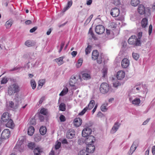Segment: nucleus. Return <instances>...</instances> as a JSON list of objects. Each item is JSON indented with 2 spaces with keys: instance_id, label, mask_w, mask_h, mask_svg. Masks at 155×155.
<instances>
[{
  "instance_id": "8",
  "label": "nucleus",
  "mask_w": 155,
  "mask_h": 155,
  "mask_svg": "<svg viewBox=\"0 0 155 155\" xmlns=\"http://www.w3.org/2000/svg\"><path fill=\"white\" fill-rule=\"evenodd\" d=\"M95 31L97 34L99 35L101 34L104 32L105 28L102 25H98L96 26Z\"/></svg>"
},
{
  "instance_id": "40",
  "label": "nucleus",
  "mask_w": 155,
  "mask_h": 155,
  "mask_svg": "<svg viewBox=\"0 0 155 155\" xmlns=\"http://www.w3.org/2000/svg\"><path fill=\"white\" fill-rule=\"evenodd\" d=\"M102 72L103 74V77H104L107 74V68L104 67L102 70Z\"/></svg>"
},
{
  "instance_id": "38",
  "label": "nucleus",
  "mask_w": 155,
  "mask_h": 155,
  "mask_svg": "<svg viewBox=\"0 0 155 155\" xmlns=\"http://www.w3.org/2000/svg\"><path fill=\"white\" fill-rule=\"evenodd\" d=\"M132 57L135 60H137L139 58L140 55L138 53L133 52L132 53Z\"/></svg>"
},
{
  "instance_id": "36",
  "label": "nucleus",
  "mask_w": 155,
  "mask_h": 155,
  "mask_svg": "<svg viewBox=\"0 0 155 155\" xmlns=\"http://www.w3.org/2000/svg\"><path fill=\"white\" fill-rule=\"evenodd\" d=\"M68 91V89L67 88H64L60 94L59 95L61 96L64 95L67 93Z\"/></svg>"
},
{
  "instance_id": "10",
  "label": "nucleus",
  "mask_w": 155,
  "mask_h": 155,
  "mask_svg": "<svg viewBox=\"0 0 155 155\" xmlns=\"http://www.w3.org/2000/svg\"><path fill=\"white\" fill-rule=\"evenodd\" d=\"M120 10L117 8H114L112 9L110 11V14L113 17L118 16L120 14Z\"/></svg>"
},
{
  "instance_id": "37",
  "label": "nucleus",
  "mask_w": 155,
  "mask_h": 155,
  "mask_svg": "<svg viewBox=\"0 0 155 155\" xmlns=\"http://www.w3.org/2000/svg\"><path fill=\"white\" fill-rule=\"evenodd\" d=\"M66 105L64 103H61L59 106V109L62 111H64L66 109Z\"/></svg>"
},
{
  "instance_id": "51",
  "label": "nucleus",
  "mask_w": 155,
  "mask_h": 155,
  "mask_svg": "<svg viewBox=\"0 0 155 155\" xmlns=\"http://www.w3.org/2000/svg\"><path fill=\"white\" fill-rule=\"evenodd\" d=\"M89 34H90L92 36V37L93 38L94 37V34L93 33L92 28H90L89 30Z\"/></svg>"
},
{
  "instance_id": "25",
  "label": "nucleus",
  "mask_w": 155,
  "mask_h": 155,
  "mask_svg": "<svg viewBox=\"0 0 155 155\" xmlns=\"http://www.w3.org/2000/svg\"><path fill=\"white\" fill-rule=\"evenodd\" d=\"M82 77L84 80H89L91 79V77L90 74L89 73H84L82 74Z\"/></svg>"
},
{
  "instance_id": "49",
  "label": "nucleus",
  "mask_w": 155,
  "mask_h": 155,
  "mask_svg": "<svg viewBox=\"0 0 155 155\" xmlns=\"http://www.w3.org/2000/svg\"><path fill=\"white\" fill-rule=\"evenodd\" d=\"M61 145V143L59 142H58L55 145V149L56 150L58 149L60 147Z\"/></svg>"
},
{
  "instance_id": "24",
  "label": "nucleus",
  "mask_w": 155,
  "mask_h": 155,
  "mask_svg": "<svg viewBox=\"0 0 155 155\" xmlns=\"http://www.w3.org/2000/svg\"><path fill=\"white\" fill-rule=\"evenodd\" d=\"M35 131V128L33 126L29 127L28 130V135L32 136L34 134Z\"/></svg>"
},
{
  "instance_id": "56",
  "label": "nucleus",
  "mask_w": 155,
  "mask_h": 155,
  "mask_svg": "<svg viewBox=\"0 0 155 155\" xmlns=\"http://www.w3.org/2000/svg\"><path fill=\"white\" fill-rule=\"evenodd\" d=\"M39 119L41 121H42L44 120V117L41 115H39Z\"/></svg>"
},
{
  "instance_id": "17",
  "label": "nucleus",
  "mask_w": 155,
  "mask_h": 155,
  "mask_svg": "<svg viewBox=\"0 0 155 155\" xmlns=\"http://www.w3.org/2000/svg\"><path fill=\"white\" fill-rule=\"evenodd\" d=\"M125 76L124 72L122 71H120L117 73V78L118 80H121Z\"/></svg>"
},
{
  "instance_id": "33",
  "label": "nucleus",
  "mask_w": 155,
  "mask_h": 155,
  "mask_svg": "<svg viewBox=\"0 0 155 155\" xmlns=\"http://www.w3.org/2000/svg\"><path fill=\"white\" fill-rule=\"evenodd\" d=\"M139 0H131V4L134 6H137L139 3Z\"/></svg>"
},
{
  "instance_id": "18",
  "label": "nucleus",
  "mask_w": 155,
  "mask_h": 155,
  "mask_svg": "<svg viewBox=\"0 0 155 155\" xmlns=\"http://www.w3.org/2000/svg\"><path fill=\"white\" fill-rule=\"evenodd\" d=\"M137 147V146L136 145V142H134L130 147V150L128 152L129 154L130 155H131Z\"/></svg>"
},
{
  "instance_id": "42",
  "label": "nucleus",
  "mask_w": 155,
  "mask_h": 155,
  "mask_svg": "<svg viewBox=\"0 0 155 155\" xmlns=\"http://www.w3.org/2000/svg\"><path fill=\"white\" fill-rule=\"evenodd\" d=\"M40 113L42 114L46 115L47 113V110L44 108H41L40 110Z\"/></svg>"
},
{
  "instance_id": "26",
  "label": "nucleus",
  "mask_w": 155,
  "mask_h": 155,
  "mask_svg": "<svg viewBox=\"0 0 155 155\" xmlns=\"http://www.w3.org/2000/svg\"><path fill=\"white\" fill-rule=\"evenodd\" d=\"M39 131L41 135H44L46 134L47 132L46 128L45 127L42 126L40 127Z\"/></svg>"
},
{
  "instance_id": "5",
  "label": "nucleus",
  "mask_w": 155,
  "mask_h": 155,
  "mask_svg": "<svg viewBox=\"0 0 155 155\" xmlns=\"http://www.w3.org/2000/svg\"><path fill=\"white\" fill-rule=\"evenodd\" d=\"M129 101L131 102L132 104L136 105H138L140 103V98L137 97L135 98L134 96H132V94L129 95Z\"/></svg>"
},
{
  "instance_id": "27",
  "label": "nucleus",
  "mask_w": 155,
  "mask_h": 155,
  "mask_svg": "<svg viewBox=\"0 0 155 155\" xmlns=\"http://www.w3.org/2000/svg\"><path fill=\"white\" fill-rule=\"evenodd\" d=\"M58 64L60 65L63 63V57H61L54 59Z\"/></svg>"
},
{
  "instance_id": "11",
  "label": "nucleus",
  "mask_w": 155,
  "mask_h": 155,
  "mask_svg": "<svg viewBox=\"0 0 155 155\" xmlns=\"http://www.w3.org/2000/svg\"><path fill=\"white\" fill-rule=\"evenodd\" d=\"M75 132L74 130L70 129L66 133V136L67 138L71 139L75 136Z\"/></svg>"
},
{
  "instance_id": "9",
  "label": "nucleus",
  "mask_w": 155,
  "mask_h": 155,
  "mask_svg": "<svg viewBox=\"0 0 155 155\" xmlns=\"http://www.w3.org/2000/svg\"><path fill=\"white\" fill-rule=\"evenodd\" d=\"M92 132L91 129L89 127L85 128L82 131V136L84 137H86L91 134Z\"/></svg>"
},
{
  "instance_id": "57",
  "label": "nucleus",
  "mask_w": 155,
  "mask_h": 155,
  "mask_svg": "<svg viewBox=\"0 0 155 155\" xmlns=\"http://www.w3.org/2000/svg\"><path fill=\"white\" fill-rule=\"evenodd\" d=\"M152 26L151 25H150L149 29V35H150L152 31Z\"/></svg>"
},
{
  "instance_id": "16",
  "label": "nucleus",
  "mask_w": 155,
  "mask_h": 155,
  "mask_svg": "<svg viewBox=\"0 0 155 155\" xmlns=\"http://www.w3.org/2000/svg\"><path fill=\"white\" fill-rule=\"evenodd\" d=\"M87 137H88L86 140L87 144H89L90 143L93 144L95 140L94 137L92 135Z\"/></svg>"
},
{
  "instance_id": "31",
  "label": "nucleus",
  "mask_w": 155,
  "mask_h": 155,
  "mask_svg": "<svg viewBox=\"0 0 155 155\" xmlns=\"http://www.w3.org/2000/svg\"><path fill=\"white\" fill-rule=\"evenodd\" d=\"M34 140L36 142L39 141L41 139V136L40 134H36L34 136Z\"/></svg>"
},
{
  "instance_id": "48",
  "label": "nucleus",
  "mask_w": 155,
  "mask_h": 155,
  "mask_svg": "<svg viewBox=\"0 0 155 155\" xmlns=\"http://www.w3.org/2000/svg\"><path fill=\"white\" fill-rule=\"evenodd\" d=\"M117 26V25L114 22H112L110 23V27L112 28H115Z\"/></svg>"
},
{
  "instance_id": "15",
  "label": "nucleus",
  "mask_w": 155,
  "mask_h": 155,
  "mask_svg": "<svg viewBox=\"0 0 155 155\" xmlns=\"http://www.w3.org/2000/svg\"><path fill=\"white\" fill-rule=\"evenodd\" d=\"M129 60L126 58H124L122 61L121 66L123 68H126L129 66Z\"/></svg>"
},
{
  "instance_id": "44",
  "label": "nucleus",
  "mask_w": 155,
  "mask_h": 155,
  "mask_svg": "<svg viewBox=\"0 0 155 155\" xmlns=\"http://www.w3.org/2000/svg\"><path fill=\"white\" fill-rule=\"evenodd\" d=\"M83 62V60L82 59H79L78 61V63L76 64L77 68H79L82 65Z\"/></svg>"
},
{
  "instance_id": "32",
  "label": "nucleus",
  "mask_w": 155,
  "mask_h": 155,
  "mask_svg": "<svg viewBox=\"0 0 155 155\" xmlns=\"http://www.w3.org/2000/svg\"><path fill=\"white\" fill-rule=\"evenodd\" d=\"M12 24V20H9L7 21L5 24V26L7 28H9Z\"/></svg>"
},
{
  "instance_id": "28",
  "label": "nucleus",
  "mask_w": 155,
  "mask_h": 155,
  "mask_svg": "<svg viewBox=\"0 0 155 155\" xmlns=\"http://www.w3.org/2000/svg\"><path fill=\"white\" fill-rule=\"evenodd\" d=\"M104 56L103 54H99L97 59V62L99 64H101L102 61V59L104 58Z\"/></svg>"
},
{
  "instance_id": "53",
  "label": "nucleus",
  "mask_w": 155,
  "mask_h": 155,
  "mask_svg": "<svg viewBox=\"0 0 155 155\" xmlns=\"http://www.w3.org/2000/svg\"><path fill=\"white\" fill-rule=\"evenodd\" d=\"M142 33L141 32H139L137 34V37L138 38H137V39H138V40H140V39H141L142 36Z\"/></svg>"
},
{
  "instance_id": "34",
  "label": "nucleus",
  "mask_w": 155,
  "mask_h": 155,
  "mask_svg": "<svg viewBox=\"0 0 155 155\" xmlns=\"http://www.w3.org/2000/svg\"><path fill=\"white\" fill-rule=\"evenodd\" d=\"M72 1H70L68 2L66 6L63 9L64 12L66 11L69 8H70V7L72 5Z\"/></svg>"
},
{
  "instance_id": "55",
  "label": "nucleus",
  "mask_w": 155,
  "mask_h": 155,
  "mask_svg": "<svg viewBox=\"0 0 155 155\" xmlns=\"http://www.w3.org/2000/svg\"><path fill=\"white\" fill-rule=\"evenodd\" d=\"M113 3L114 5H117L119 4L120 1L119 0H113Z\"/></svg>"
},
{
  "instance_id": "47",
  "label": "nucleus",
  "mask_w": 155,
  "mask_h": 155,
  "mask_svg": "<svg viewBox=\"0 0 155 155\" xmlns=\"http://www.w3.org/2000/svg\"><path fill=\"white\" fill-rule=\"evenodd\" d=\"M25 45L28 47H31L32 45L31 42L29 40L26 41L25 43Z\"/></svg>"
},
{
  "instance_id": "41",
  "label": "nucleus",
  "mask_w": 155,
  "mask_h": 155,
  "mask_svg": "<svg viewBox=\"0 0 155 155\" xmlns=\"http://www.w3.org/2000/svg\"><path fill=\"white\" fill-rule=\"evenodd\" d=\"M31 84L32 87V89H34L36 87V84L35 82L33 79H32L31 81Z\"/></svg>"
},
{
  "instance_id": "61",
  "label": "nucleus",
  "mask_w": 155,
  "mask_h": 155,
  "mask_svg": "<svg viewBox=\"0 0 155 155\" xmlns=\"http://www.w3.org/2000/svg\"><path fill=\"white\" fill-rule=\"evenodd\" d=\"M77 53V52L76 51H73L72 52L71 54L73 57H74L76 55Z\"/></svg>"
},
{
  "instance_id": "22",
  "label": "nucleus",
  "mask_w": 155,
  "mask_h": 155,
  "mask_svg": "<svg viewBox=\"0 0 155 155\" xmlns=\"http://www.w3.org/2000/svg\"><path fill=\"white\" fill-rule=\"evenodd\" d=\"M6 126L7 127L12 128L14 127L15 125L12 120L10 119L6 124Z\"/></svg>"
},
{
  "instance_id": "19",
  "label": "nucleus",
  "mask_w": 155,
  "mask_h": 155,
  "mask_svg": "<svg viewBox=\"0 0 155 155\" xmlns=\"http://www.w3.org/2000/svg\"><path fill=\"white\" fill-rule=\"evenodd\" d=\"M82 121L81 119L80 118H75L74 120L75 126L77 127H79L81 125Z\"/></svg>"
},
{
  "instance_id": "59",
  "label": "nucleus",
  "mask_w": 155,
  "mask_h": 155,
  "mask_svg": "<svg viewBox=\"0 0 155 155\" xmlns=\"http://www.w3.org/2000/svg\"><path fill=\"white\" fill-rule=\"evenodd\" d=\"M152 152L153 155L155 154V146H153L152 149Z\"/></svg>"
},
{
  "instance_id": "3",
  "label": "nucleus",
  "mask_w": 155,
  "mask_h": 155,
  "mask_svg": "<svg viewBox=\"0 0 155 155\" xmlns=\"http://www.w3.org/2000/svg\"><path fill=\"white\" fill-rule=\"evenodd\" d=\"M109 89V85L106 83H102L100 88V92L102 94L107 93L108 92Z\"/></svg>"
},
{
  "instance_id": "62",
  "label": "nucleus",
  "mask_w": 155,
  "mask_h": 155,
  "mask_svg": "<svg viewBox=\"0 0 155 155\" xmlns=\"http://www.w3.org/2000/svg\"><path fill=\"white\" fill-rule=\"evenodd\" d=\"M31 23V21L30 20H28L25 22V23L26 25H29Z\"/></svg>"
},
{
  "instance_id": "1",
  "label": "nucleus",
  "mask_w": 155,
  "mask_h": 155,
  "mask_svg": "<svg viewBox=\"0 0 155 155\" xmlns=\"http://www.w3.org/2000/svg\"><path fill=\"white\" fill-rule=\"evenodd\" d=\"M20 90V88L18 84L14 83L9 86L8 89V93L9 95L12 96L15 93H19Z\"/></svg>"
},
{
  "instance_id": "30",
  "label": "nucleus",
  "mask_w": 155,
  "mask_h": 155,
  "mask_svg": "<svg viewBox=\"0 0 155 155\" xmlns=\"http://www.w3.org/2000/svg\"><path fill=\"white\" fill-rule=\"evenodd\" d=\"M108 106V104L107 103H105L103 104L101 107V110L102 111L105 112L106 111L107 108V107Z\"/></svg>"
},
{
  "instance_id": "39",
  "label": "nucleus",
  "mask_w": 155,
  "mask_h": 155,
  "mask_svg": "<svg viewBox=\"0 0 155 155\" xmlns=\"http://www.w3.org/2000/svg\"><path fill=\"white\" fill-rule=\"evenodd\" d=\"M45 83V80L44 79H42L38 81V88L40 86V88H41L43 86Z\"/></svg>"
},
{
  "instance_id": "14",
  "label": "nucleus",
  "mask_w": 155,
  "mask_h": 155,
  "mask_svg": "<svg viewBox=\"0 0 155 155\" xmlns=\"http://www.w3.org/2000/svg\"><path fill=\"white\" fill-rule=\"evenodd\" d=\"M120 125V124L119 123H115L110 130V133L113 134L115 133L118 130Z\"/></svg>"
},
{
  "instance_id": "58",
  "label": "nucleus",
  "mask_w": 155,
  "mask_h": 155,
  "mask_svg": "<svg viewBox=\"0 0 155 155\" xmlns=\"http://www.w3.org/2000/svg\"><path fill=\"white\" fill-rule=\"evenodd\" d=\"M44 100V97H41V98L39 101V102L38 103H39V104H38V105H39V104H41L43 102V101Z\"/></svg>"
},
{
  "instance_id": "7",
  "label": "nucleus",
  "mask_w": 155,
  "mask_h": 155,
  "mask_svg": "<svg viewBox=\"0 0 155 155\" xmlns=\"http://www.w3.org/2000/svg\"><path fill=\"white\" fill-rule=\"evenodd\" d=\"M138 11L140 15L144 14L145 12H146L147 10H148V12L150 14V10L149 8H146L145 10V8L143 5H140L138 7Z\"/></svg>"
},
{
  "instance_id": "20",
  "label": "nucleus",
  "mask_w": 155,
  "mask_h": 155,
  "mask_svg": "<svg viewBox=\"0 0 155 155\" xmlns=\"http://www.w3.org/2000/svg\"><path fill=\"white\" fill-rule=\"evenodd\" d=\"M77 79L75 76L71 78L70 80V85L72 87H74L76 86V82H77Z\"/></svg>"
},
{
  "instance_id": "63",
  "label": "nucleus",
  "mask_w": 155,
  "mask_h": 155,
  "mask_svg": "<svg viewBox=\"0 0 155 155\" xmlns=\"http://www.w3.org/2000/svg\"><path fill=\"white\" fill-rule=\"evenodd\" d=\"M150 120V118L147 119L146 120L144 121L143 123V125H145Z\"/></svg>"
},
{
  "instance_id": "23",
  "label": "nucleus",
  "mask_w": 155,
  "mask_h": 155,
  "mask_svg": "<svg viewBox=\"0 0 155 155\" xmlns=\"http://www.w3.org/2000/svg\"><path fill=\"white\" fill-rule=\"evenodd\" d=\"M42 150L40 147H38L34 149V152L35 155H41V153Z\"/></svg>"
},
{
  "instance_id": "35",
  "label": "nucleus",
  "mask_w": 155,
  "mask_h": 155,
  "mask_svg": "<svg viewBox=\"0 0 155 155\" xmlns=\"http://www.w3.org/2000/svg\"><path fill=\"white\" fill-rule=\"evenodd\" d=\"M92 46L90 45H88L87 47L85 49V54L86 55H87L89 54L91 50Z\"/></svg>"
},
{
  "instance_id": "4",
  "label": "nucleus",
  "mask_w": 155,
  "mask_h": 155,
  "mask_svg": "<svg viewBox=\"0 0 155 155\" xmlns=\"http://www.w3.org/2000/svg\"><path fill=\"white\" fill-rule=\"evenodd\" d=\"M94 101L91 100L90 102L88 107H86L79 114V115H83L87 110H90L94 106Z\"/></svg>"
},
{
  "instance_id": "13",
  "label": "nucleus",
  "mask_w": 155,
  "mask_h": 155,
  "mask_svg": "<svg viewBox=\"0 0 155 155\" xmlns=\"http://www.w3.org/2000/svg\"><path fill=\"white\" fill-rule=\"evenodd\" d=\"M87 147L86 148V150L88 153H93L95 149V147L93 145V144L90 143L89 144H87Z\"/></svg>"
},
{
  "instance_id": "2",
  "label": "nucleus",
  "mask_w": 155,
  "mask_h": 155,
  "mask_svg": "<svg viewBox=\"0 0 155 155\" xmlns=\"http://www.w3.org/2000/svg\"><path fill=\"white\" fill-rule=\"evenodd\" d=\"M128 43L130 45L135 46H140L141 45L140 41L138 40L135 36H132L128 40Z\"/></svg>"
},
{
  "instance_id": "60",
  "label": "nucleus",
  "mask_w": 155,
  "mask_h": 155,
  "mask_svg": "<svg viewBox=\"0 0 155 155\" xmlns=\"http://www.w3.org/2000/svg\"><path fill=\"white\" fill-rule=\"evenodd\" d=\"M20 146H21V145H19V144H17L16 145L15 147L16 149H18V150H19L20 152H21L22 150H20V149L19 148L20 147Z\"/></svg>"
},
{
  "instance_id": "50",
  "label": "nucleus",
  "mask_w": 155,
  "mask_h": 155,
  "mask_svg": "<svg viewBox=\"0 0 155 155\" xmlns=\"http://www.w3.org/2000/svg\"><path fill=\"white\" fill-rule=\"evenodd\" d=\"M60 120L61 122H64L65 121V117L63 115H61L60 117Z\"/></svg>"
},
{
  "instance_id": "12",
  "label": "nucleus",
  "mask_w": 155,
  "mask_h": 155,
  "mask_svg": "<svg viewBox=\"0 0 155 155\" xmlns=\"http://www.w3.org/2000/svg\"><path fill=\"white\" fill-rule=\"evenodd\" d=\"M9 116L8 112H5L3 114L2 116L1 119L3 122H6L9 120Z\"/></svg>"
},
{
  "instance_id": "43",
  "label": "nucleus",
  "mask_w": 155,
  "mask_h": 155,
  "mask_svg": "<svg viewBox=\"0 0 155 155\" xmlns=\"http://www.w3.org/2000/svg\"><path fill=\"white\" fill-rule=\"evenodd\" d=\"M28 146L29 148L32 150L35 147V144L34 143L31 142L28 143Z\"/></svg>"
},
{
  "instance_id": "45",
  "label": "nucleus",
  "mask_w": 155,
  "mask_h": 155,
  "mask_svg": "<svg viewBox=\"0 0 155 155\" xmlns=\"http://www.w3.org/2000/svg\"><path fill=\"white\" fill-rule=\"evenodd\" d=\"M78 155H88L85 150H82L80 151Z\"/></svg>"
},
{
  "instance_id": "6",
  "label": "nucleus",
  "mask_w": 155,
  "mask_h": 155,
  "mask_svg": "<svg viewBox=\"0 0 155 155\" xmlns=\"http://www.w3.org/2000/svg\"><path fill=\"white\" fill-rule=\"evenodd\" d=\"M10 136V131L8 129L4 130L1 134V138L6 139L9 138Z\"/></svg>"
},
{
  "instance_id": "21",
  "label": "nucleus",
  "mask_w": 155,
  "mask_h": 155,
  "mask_svg": "<svg viewBox=\"0 0 155 155\" xmlns=\"http://www.w3.org/2000/svg\"><path fill=\"white\" fill-rule=\"evenodd\" d=\"M99 55L98 52L97 50L93 51L92 54V59L94 60L97 59V57Z\"/></svg>"
},
{
  "instance_id": "29",
  "label": "nucleus",
  "mask_w": 155,
  "mask_h": 155,
  "mask_svg": "<svg viewBox=\"0 0 155 155\" xmlns=\"http://www.w3.org/2000/svg\"><path fill=\"white\" fill-rule=\"evenodd\" d=\"M147 24V20L144 18L141 21V26L143 28H145Z\"/></svg>"
},
{
  "instance_id": "54",
  "label": "nucleus",
  "mask_w": 155,
  "mask_h": 155,
  "mask_svg": "<svg viewBox=\"0 0 155 155\" xmlns=\"http://www.w3.org/2000/svg\"><path fill=\"white\" fill-rule=\"evenodd\" d=\"M37 29V27H35L32 28L30 30V32L31 33H33Z\"/></svg>"
},
{
  "instance_id": "46",
  "label": "nucleus",
  "mask_w": 155,
  "mask_h": 155,
  "mask_svg": "<svg viewBox=\"0 0 155 155\" xmlns=\"http://www.w3.org/2000/svg\"><path fill=\"white\" fill-rule=\"evenodd\" d=\"M8 81V80H7V78L6 77H4L1 80V83L2 84H5Z\"/></svg>"
},
{
  "instance_id": "64",
  "label": "nucleus",
  "mask_w": 155,
  "mask_h": 155,
  "mask_svg": "<svg viewBox=\"0 0 155 155\" xmlns=\"http://www.w3.org/2000/svg\"><path fill=\"white\" fill-rule=\"evenodd\" d=\"M120 84L119 83H115L113 84V86L115 87H117Z\"/></svg>"
},
{
  "instance_id": "52",
  "label": "nucleus",
  "mask_w": 155,
  "mask_h": 155,
  "mask_svg": "<svg viewBox=\"0 0 155 155\" xmlns=\"http://www.w3.org/2000/svg\"><path fill=\"white\" fill-rule=\"evenodd\" d=\"M93 15H91L90 16V17L87 19V20H86V22L87 23H89L90 22V21H91V20L92 17H93Z\"/></svg>"
}]
</instances>
